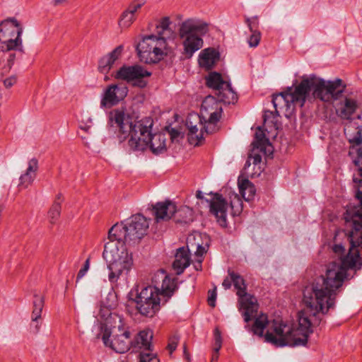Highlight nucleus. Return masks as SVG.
Here are the masks:
<instances>
[{
  "mask_svg": "<svg viewBox=\"0 0 362 362\" xmlns=\"http://www.w3.org/2000/svg\"><path fill=\"white\" fill-rule=\"evenodd\" d=\"M310 284V283L303 289V302L307 308L314 311L313 313L308 316L304 312H299L297 328H293L282 320H273L264 334L265 341L276 347L305 346L309 335L313 332V327L325 323L323 317L328 314L329 310L335 308V304L333 307L327 308L328 298L326 297L320 302L322 307V309H320L317 303L318 300H315L314 295L312 296L313 302L310 301L309 303L305 298V291Z\"/></svg>",
  "mask_w": 362,
  "mask_h": 362,
  "instance_id": "obj_1",
  "label": "nucleus"
},
{
  "mask_svg": "<svg viewBox=\"0 0 362 362\" xmlns=\"http://www.w3.org/2000/svg\"><path fill=\"white\" fill-rule=\"evenodd\" d=\"M153 285L137 286L129 293L127 307L129 312L135 308L136 313L146 317H153L171 297L176 288L174 279H171L163 270L158 271L152 278Z\"/></svg>",
  "mask_w": 362,
  "mask_h": 362,
  "instance_id": "obj_2",
  "label": "nucleus"
},
{
  "mask_svg": "<svg viewBox=\"0 0 362 362\" xmlns=\"http://www.w3.org/2000/svg\"><path fill=\"white\" fill-rule=\"evenodd\" d=\"M108 125L118 130V136L121 140L128 139L130 148L144 151L148 148L153 126L151 118L136 120L125 110L117 108L110 112Z\"/></svg>",
  "mask_w": 362,
  "mask_h": 362,
  "instance_id": "obj_3",
  "label": "nucleus"
},
{
  "mask_svg": "<svg viewBox=\"0 0 362 362\" xmlns=\"http://www.w3.org/2000/svg\"><path fill=\"white\" fill-rule=\"evenodd\" d=\"M108 240L105 245L103 256L107 264L109 281L115 283L130 272L134 263L133 257L125 243L114 238Z\"/></svg>",
  "mask_w": 362,
  "mask_h": 362,
  "instance_id": "obj_4",
  "label": "nucleus"
},
{
  "mask_svg": "<svg viewBox=\"0 0 362 362\" xmlns=\"http://www.w3.org/2000/svg\"><path fill=\"white\" fill-rule=\"evenodd\" d=\"M105 346L117 353L123 354L130 349V332L123 317L116 313H110L100 327L98 335Z\"/></svg>",
  "mask_w": 362,
  "mask_h": 362,
  "instance_id": "obj_5",
  "label": "nucleus"
},
{
  "mask_svg": "<svg viewBox=\"0 0 362 362\" xmlns=\"http://www.w3.org/2000/svg\"><path fill=\"white\" fill-rule=\"evenodd\" d=\"M210 24L200 18H189L181 22L178 35L182 46V55L190 59L204 45L203 36L209 33Z\"/></svg>",
  "mask_w": 362,
  "mask_h": 362,
  "instance_id": "obj_6",
  "label": "nucleus"
},
{
  "mask_svg": "<svg viewBox=\"0 0 362 362\" xmlns=\"http://www.w3.org/2000/svg\"><path fill=\"white\" fill-rule=\"evenodd\" d=\"M23 31V25L15 18H8L0 23V57L6 59L9 67L16 58L13 52L22 47Z\"/></svg>",
  "mask_w": 362,
  "mask_h": 362,
  "instance_id": "obj_7",
  "label": "nucleus"
},
{
  "mask_svg": "<svg viewBox=\"0 0 362 362\" xmlns=\"http://www.w3.org/2000/svg\"><path fill=\"white\" fill-rule=\"evenodd\" d=\"M141 61L146 64H156L173 54L167 37L155 35H143L136 45Z\"/></svg>",
  "mask_w": 362,
  "mask_h": 362,
  "instance_id": "obj_8",
  "label": "nucleus"
},
{
  "mask_svg": "<svg viewBox=\"0 0 362 362\" xmlns=\"http://www.w3.org/2000/svg\"><path fill=\"white\" fill-rule=\"evenodd\" d=\"M149 227L148 221L141 214L130 218L127 223L115 224L108 231V238H114L124 243L135 244L144 238Z\"/></svg>",
  "mask_w": 362,
  "mask_h": 362,
  "instance_id": "obj_9",
  "label": "nucleus"
},
{
  "mask_svg": "<svg viewBox=\"0 0 362 362\" xmlns=\"http://www.w3.org/2000/svg\"><path fill=\"white\" fill-rule=\"evenodd\" d=\"M268 131L264 127L258 126L255 128L253 140L250 146V159L253 160L255 168L258 167L259 172L256 171L250 175V177H258L263 170L261 166L262 158H273L274 146L267 136Z\"/></svg>",
  "mask_w": 362,
  "mask_h": 362,
  "instance_id": "obj_10",
  "label": "nucleus"
},
{
  "mask_svg": "<svg viewBox=\"0 0 362 362\" xmlns=\"http://www.w3.org/2000/svg\"><path fill=\"white\" fill-rule=\"evenodd\" d=\"M202 239L201 234H194L190 235L187 237V247L189 246L193 247L195 245L197 247V250L195 252V255L197 257V261L199 264V266L201 267V263L202 262V256L204 253H206V249L204 246L200 244L198 241L195 243L197 240ZM190 264V255L189 253V248L181 247L177 250V252L175 256V260L173 263V268L177 274H180L183 272L185 268H187Z\"/></svg>",
  "mask_w": 362,
  "mask_h": 362,
  "instance_id": "obj_11",
  "label": "nucleus"
},
{
  "mask_svg": "<svg viewBox=\"0 0 362 362\" xmlns=\"http://www.w3.org/2000/svg\"><path fill=\"white\" fill-rule=\"evenodd\" d=\"M221 112L222 106L217 99L210 95L205 98L201 106L199 117L204 122L207 133H214L218 131V122Z\"/></svg>",
  "mask_w": 362,
  "mask_h": 362,
  "instance_id": "obj_12",
  "label": "nucleus"
},
{
  "mask_svg": "<svg viewBox=\"0 0 362 362\" xmlns=\"http://www.w3.org/2000/svg\"><path fill=\"white\" fill-rule=\"evenodd\" d=\"M232 282L238 297V310L243 316L245 322L247 323L249 322V295L247 292V284L239 274L230 272L228 276L223 280L222 286L225 289H228L230 288Z\"/></svg>",
  "mask_w": 362,
  "mask_h": 362,
  "instance_id": "obj_13",
  "label": "nucleus"
},
{
  "mask_svg": "<svg viewBox=\"0 0 362 362\" xmlns=\"http://www.w3.org/2000/svg\"><path fill=\"white\" fill-rule=\"evenodd\" d=\"M206 84L216 91L218 98L225 103H235L237 95L232 89L226 76L217 72H211L206 78Z\"/></svg>",
  "mask_w": 362,
  "mask_h": 362,
  "instance_id": "obj_14",
  "label": "nucleus"
},
{
  "mask_svg": "<svg viewBox=\"0 0 362 362\" xmlns=\"http://www.w3.org/2000/svg\"><path fill=\"white\" fill-rule=\"evenodd\" d=\"M151 74L141 66H123L114 75L117 79H122L133 86L143 88L146 85L145 78Z\"/></svg>",
  "mask_w": 362,
  "mask_h": 362,
  "instance_id": "obj_15",
  "label": "nucleus"
},
{
  "mask_svg": "<svg viewBox=\"0 0 362 362\" xmlns=\"http://www.w3.org/2000/svg\"><path fill=\"white\" fill-rule=\"evenodd\" d=\"M259 304L256 297L250 295V321L254 320V322L250 327V332L260 337H264V331L266 327L269 328L271 321L268 320L267 314L261 313L257 314Z\"/></svg>",
  "mask_w": 362,
  "mask_h": 362,
  "instance_id": "obj_16",
  "label": "nucleus"
},
{
  "mask_svg": "<svg viewBox=\"0 0 362 362\" xmlns=\"http://www.w3.org/2000/svg\"><path fill=\"white\" fill-rule=\"evenodd\" d=\"M337 115L343 119H351L358 107L356 96L349 90L334 105Z\"/></svg>",
  "mask_w": 362,
  "mask_h": 362,
  "instance_id": "obj_17",
  "label": "nucleus"
},
{
  "mask_svg": "<svg viewBox=\"0 0 362 362\" xmlns=\"http://www.w3.org/2000/svg\"><path fill=\"white\" fill-rule=\"evenodd\" d=\"M189 142L194 146L199 145L205 134H208L204 128V122L197 115H190L186 122Z\"/></svg>",
  "mask_w": 362,
  "mask_h": 362,
  "instance_id": "obj_18",
  "label": "nucleus"
},
{
  "mask_svg": "<svg viewBox=\"0 0 362 362\" xmlns=\"http://www.w3.org/2000/svg\"><path fill=\"white\" fill-rule=\"evenodd\" d=\"M127 87L123 83L108 86L100 101V106L103 107L115 105L127 96Z\"/></svg>",
  "mask_w": 362,
  "mask_h": 362,
  "instance_id": "obj_19",
  "label": "nucleus"
},
{
  "mask_svg": "<svg viewBox=\"0 0 362 362\" xmlns=\"http://www.w3.org/2000/svg\"><path fill=\"white\" fill-rule=\"evenodd\" d=\"M211 198L206 201L209 202V211L215 216L218 224L225 227L226 226V216L228 207V202L219 194H211Z\"/></svg>",
  "mask_w": 362,
  "mask_h": 362,
  "instance_id": "obj_20",
  "label": "nucleus"
},
{
  "mask_svg": "<svg viewBox=\"0 0 362 362\" xmlns=\"http://www.w3.org/2000/svg\"><path fill=\"white\" fill-rule=\"evenodd\" d=\"M288 96L291 103L299 104L300 107L304 105L306 100H311L309 77H303L293 92L289 90Z\"/></svg>",
  "mask_w": 362,
  "mask_h": 362,
  "instance_id": "obj_21",
  "label": "nucleus"
},
{
  "mask_svg": "<svg viewBox=\"0 0 362 362\" xmlns=\"http://www.w3.org/2000/svg\"><path fill=\"white\" fill-rule=\"evenodd\" d=\"M311 99H319L324 102H330L327 89V83L322 78L310 75L309 77Z\"/></svg>",
  "mask_w": 362,
  "mask_h": 362,
  "instance_id": "obj_22",
  "label": "nucleus"
},
{
  "mask_svg": "<svg viewBox=\"0 0 362 362\" xmlns=\"http://www.w3.org/2000/svg\"><path fill=\"white\" fill-rule=\"evenodd\" d=\"M155 218L157 222L170 219L177 211L175 203L170 201L157 203L153 206Z\"/></svg>",
  "mask_w": 362,
  "mask_h": 362,
  "instance_id": "obj_23",
  "label": "nucleus"
},
{
  "mask_svg": "<svg viewBox=\"0 0 362 362\" xmlns=\"http://www.w3.org/2000/svg\"><path fill=\"white\" fill-rule=\"evenodd\" d=\"M326 82L327 83V91H328L330 101H338L349 90L346 83L340 78L334 81H326Z\"/></svg>",
  "mask_w": 362,
  "mask_h": 362,
  "instance_id": "obj_24",
  "label": "nucleus"
},
{
  "mask_svg": "<svg viewBox=\"0 0 362 362\" xmlns=\"http://www.w3.org/2000/svg\"><path fill=\"white\" fill-rule=\"evenodd\" d=\"M123 52V46L119 45L114 49L108 55L103 57L99 62V71L103 74H107L121 57Z\"/></svg>",
  "mask_w": 362,
  "mask_h": 362,
  "instance_id": "obj_25",
  "label": "nucleus"
},
{
  "mask_svg": "<svg viewBox=\"0 0 362 362\" xmlns=\"http://www.w3.org/2000/svg\"><path fill=\"white\" fill-rule=\"evenodd\" d=\"M38 165L36 159H31L28 163V168L24 173L20 177L18 187L21 189H26L32 185L36 177Z\"/></svg>",
  "mask_w": 362,
  "mask_h": 362,
  "instance_id": "obj_26",
  "label": "nucleus"
},
{
  "mask_svg": "<svg viewBox=\"0 0 362 362\" xmlns=\"http://www.w3.org/2000/svg\"><path fill=\"white\" fill-rule=\"evenodd\" d=\"M219 59L218 52L211 47L206 48L201 51L199 55V64L200 66L206 69H211Z\"/></svg>",
  "mask_w": 362,
  "mask_h": 362,
  "instance_id": "obj_27",
  "label": "nucleus"
},
{
  "mask_svg": "<svg viewBox=\"0 0 362 362\" xmlns=\"http://www.w3.org/2000/svg\"><path fill=\"white\" fill-rule=\"evenodd\" d=\"M167 147V135L163 133L151 134L149 138L150 148L154 154H160L165 151Z\"/></svg>",
  "mask_w": 362,
  "mask_h": 362,
  "instance_id": "obj_28",
  "label": "nucleus"
},
{
  "mask_svg": "<svg viewBox=\"0 0 362 362\" xmlns=\"http://www.w3.org/2000/svg\"><path fill=\"white\" fill-rule=\"evenodd\" d=\"M172 21L169 16H162L156 21L154 33L157 36H164L166 37L168 35H174L175 33L170 28Z\"/></svg>",
  "mask_w": 362,
  "mask_h": 362,
  "instance_id": "obj_29",
  "label": "nucleus"
},
{
  "mask_svg": "<svg viewBox=\"0 0 362 362\" xmlns=\"http://www.w3.org/2000/svg\"><path fill=\"white\" fill-rule=\"evenodd\" d=\"M344 233H345L344 230V228L343 229H338V230H337L335 231V234H334V238H333L334 244H333V246H332V251H333L334 253H335L336 255H337L338 256L340 257L341 260L342 259V258L346 256V255H344L345 247L343 245V243L339 241V239L341 238H344ZM332 264H335V263H332V264H329V266L327 268L326 271ZM336 265L338 266V267H340L341 265V263L340 264V265H338L337 264H336Z\"/></svg>",
  "mask_w": 362,
  "mask_h": 362,
  "instance_id": "obj_30",
  "label": "nucleus"
},
{
  "mask_svg": "<svg viewBox=\"0 0 362 362\" xmlns=\"http://www.w3.org/2000/svg\"><path fill=\"white\" fill-rule=\"evenodd\" d=\"M153 332L150 329L141 331L136 338V344L140 349H143L142 352H151V340Z\"/></svg>",
  "mask_w": 362,
  "mask_h": 362,
  "instance_id": "obj_31",
  "label": "nucleus"
},
{
  "mask_svg": "<svg viewBox=\"0 0 362 362\" xmlns=\"http://www.w3.org/2000/svg\"><path fill=\"white\" fill-rule=\"evenodd\" d=\"M137 17L127 8L122 12L117 20V24L121 31L127 30L136 21Z\"/></svg>",
  "mask_w": 362,
  "mask_h": 362,
  "instance_id": "obj_32",
  "label": "nucleus"
},
{
  "mask_svg": "<svg viewBox=\"0 0 362 362\" xmlns=\"http://www.w3.org/2000/svg\"><path fill=\"white\" fill-rule=\"evenodd\" d=\"M249 165V160L247 159L245 162L244 170L241 173L238 177V186L239 189L240 195L245 201L247 202L249 199L245 197V191L249 188V175L246 172L245 167Z\"/></svg>",
  "mask_w": 362,
  "mask_h": 362,
  "instance_id": "obj_33",
  "label": "nucleus"
},
{
  "mask_svg": "<svg viewBox=\"0 0 362 362\" xmlns=\"http://www.w3.org/2000/svg\"><path fill=\"white\" fill-rule=\"evenodd\" d=\"M291 88H288V90L283 91L279 93H275L272 95V103L274 109L278 110V108H282L285 106H288V103L291 101L289 98V90Z\"/></svg>",
  "mask_w": 362,
  "mask_h": 362,
  "instance_id": "obj_34",
  "label": "nucleus"
},
{
  "mask_svg": "<svg viewBox=\"0 0 362 362\" xmlns=\"http://www.w3.org/2000/svg\"><path fill=\"white\" fill-rule=\"evenodd\" d=\"M45 303V297L42 294H35L33 300V312L31 319L35 320L37 318H41V314Z\"/></svg>",
  "mask_w": 362,
  "mask_h": 362,
  "instance_id": "obj_35",
  "label": "nucleus"
},
{
  "mask_svg": "<svg viewBox=\"0 0 362 362\" xmlns=\"http://www.w3.org/2000/svg\"><path fill=\"white\" fill-rule=\"evenodd\" d=\"M60 202L54 201L47 213V218L49 222L54 225L56 224L61 214Z\"/></svg>",
  "mask_w": 362,
  "mask_h": 362,
  "instance_id": "obj_36",
  "label": "nucleus"
},
{
  "mask_svg": "<svg viewBox=\"0 0 362 362\" xmlns=\"http://www.w3.org/2000/svg\"><path fill=\"white\" fill-rule=\"evenodd\" d=\"M175 215L177 222L187 223L192 220V210L187 206H182L177 209Z\"/></svg>",
  "mask_w": 362,
  "mask_h": 362,
  "instance_id": "obj_37",
  "label": "nucleus"
},
{
  "mask_svg": "<svg viewBox=\"0 0 362 362\" xmlns=\"http://www.w3.org/2000/svg\"><path fill=\"white\" fill-rule=\"evenodd\" d=\"M279 116L280 115L278 110L275 109L274 111L265 110H264L262 116L264 124L270 122L273 124L274 127L276 129H278L279 126L277 122V117Z\"/></svg>",
  "mask_w": 362,
  "mask_h": 362,
  "instance_id": "obj_38",
  "label": "nucleus"
},
{
  "mask_svg": "<svg viewBox=\"0 0 362 362\" xmlns=\"http://www.w3.org/2000/svg\"><path fill=\"white\" fill-rule=\"evenodd\" d=\"M146 0H132L127 9L136 17L142 7L146 4Z\"/></svg>",
  "mask_w": 362,
  "mask_h": 362,
  "instance_id": "obj_39",
  "label": "nucleus"
},
{
  "mask_svg": "<svg viewBox=\"0 0 362 362\" xmlns=\"http://www.w3.org/2000/svg\"><path fill=\"white\" fill-rule=\"evenodd\" d=\"M139 362H160L156 354L151 352H141Z\"/></svg>",
  "mask_w": 362,
  "mask_h": 362,
  "instance_id": "obj_40",
  "label": "nucleus"
},
{
  "mask_svg": "<svg viewBox=\"0 0 362 362\" xmlns=\"http://www.w3.org/2000/svg\"><path fill=\"white\" fill-rule=\"evenodd\" d=\"M250 47H256L259 44L261 40V33L258 30H252L250 27Z\"/></svg>",
  "mask_w": 362,
  "mask_h": 362,
  "instance_id": "obj_41",
  "label": "nucleus"
},
{
  "mask_svg": "<svg viewBox=\"0 0 362 362\" xmlns=\"http://www.w3.org/2000/svg\"><path fill=\"white\" fill-rule=\"evenodd\" d=\"M214 345L213 348V351L218 352L221 348L222 346V339L221 336V332L218 328H216L214 330Z\"/></svg>",
  "mask_w": 362,
  "mask_h": 362,
  "instance_id": "obj_42",
  "label": "nucleus"
},
{
  "mask_svg": "<svg viewBox=\"0 0 362 362\" xmlns=\"http://www.w3.org/2000/svg\"><path fill=\"white\" fill-rule=\"evenodd\" d=\"M17 76L15 75L11 76L6 78L3 81L4 86L6 88H10L13 87L17 83Z\"/></svg>",
  "mask_w": 362,
  "mask_h": 362,
  "instance_id": "obj_43",
  "label": "nucleus"
},
{
  "mask_svg": "<svg viewBox=\"0 0 362 362\" xmlns=\"http://www.w3.org/2000/svg\"><path fill=\"white\" fill-rule=\"evenodd\" d=\"M31 320H32V323L30 325L31 332H33L34 334H37L40 331V326H41L40 318H37L35 320L31 319Z\"/></svg>",
  "mask_w": 362,
  "mask_h": 362,
  "instance_id": "obj_44",
  "label": "nucleus"
},
{
  "mask_svg": "<svg viewBox=\"0 0 362 362\" xmlns=\"http://www.w3.org/2000/svg\"><path fill=\"white\" fill-rule=\"evenodd\" d=\"M90 267V260L89 259H87L83 267L79 270L78 274H77V279L82 278L86 273L88 272Z\"/></svg>",
  "mask_w": 362,
  "mask_h": 362,
  "instance_id": "obj_45",
  "label": "nucleus"
},
{
  "mask_svg": "<svg viewBox=\"0 0 362 362\" xmlns=\"http://www.w3.org/2000/svg\"><path fill=\"white\" fill-rule=\"evenodd\" d=\"M216 298V290H212L209 291V296H208V304L212 307H215V300Z\"/></svg>",
  "mask_w": 362,
  "mask_h": 362,
  "instance_id": "obj_46",
  "label": "nucleus"
},
{
  "mask_svg": "<svg viewBox=\"0 0 362 362\" xmlns=\"http://www.w3.org/2000/svg\"><path fill=\"white\" fill-rule=\"evenodd\" d=\"M177 345V339L176 337L171 338L168 345V349L170 354H172L175 350Z\"/></svg>",
  "mask_w": 362,
  "mask_h": 362,
  "instance_id": "obj_47",
  "label": "nucleus"
},
{
  "mask_svg": "<svg viewBox=\"0 0 362 362\" xmlns=\"http://www.w3.org/2000/svg\"><path fill=\"white\" fill-rule=\"evenodd\" d=\"M219 354L218 352L213 351L211 362H218Z\"/></svg>",
  "mask_w": 362,
  "mask_h": 362,
  "instance_id": "obj_48",
  "label": "nucleus"
},
{
  "mask_svg": "<svg viewBox=\"0 0 362 362\" xmlns=\"http://www.w3.org/2000/svg\"><path fill=\"white\" fill-rule=\"evenodd\" d=\"M66 0H53V4L54 6H60L65 4Z\"/></svg>",
  "mask_w": 362,
  "mask_h": 362,
  "instance_id": "obj_49",
  "label": "nucleus"
},
{
  "mask_svg": "<svg viewBox=\"0 0 362 362\" xmlns=\"http://www.w3.org/2000/svg\"><path fill=\"white\" fill-rule=\"evenodd\" d=\"M256 193L255 186L250 182V197L254 196Z\"/></svg>",
  "mask_w": 362,
  "mask_h": 362,
  "instance_id": "obj_50",
  "label": "nucleus"
},
{
  "mask_svg": "<svg viewBox=\"0 0 362 362\" xmlns=\"http://www.w3.org/2000/svg\"><path fill=\"white\" fill-rule=\"evenodd\" d=\"M170 135H171V138L173 139H174L179 136V132L173 129L170 133Z\"/></svg>",
  "mask_w": 362,
  "mask_h": 362,
  "instance_id": "obj_51",
  "label": "nucleus"
},
{
  "mask_svg": "<svg viewBox=\"0 0 362 362\" xmlns=\"http://www.w3.org/2000/svg\"><path fill=\"white\" fill-rule=\"evenodd\" d=\"M235 198L237 199V202H238V204L239 207L240 209H242L243 208V202L241 201V199H240L238 195H235Z\"/></svg>",
  "mask_w": 362,
  "mask_h": 362,
  "instance_id": "obj_52",
  "label": "nucleus"
},
{
  "mask_svg": "<svg viewBox=\"0 0 362 362\" xmlns=\"http://www.w3.org/2000/svg\"><path fill=\"white\" fill-rule=\"evenodd\" d=\"M196 197L199 199H202L204 198L202 192L199 190L197 192Z\"/></svg>",
  "mask_w": 362,
  "mask_h": 362,
  "instance_id": "obj_53",
  "label": "nucleus"
},
{
  "mask_svg": "<svg viewBox=\"0 0 362 362\" xmlns=\"http://www.w3.org/2000/svg\"><path fill=\"white\" fill-rule=\"evenodd\" d=\"M54 201H57V202H60V204L62 203V195L61 194H58L57 197H56V199Z\"/></svg>",
  "mask_w": 362,
  "mask_h": 362,
  "instance_id": "obj_54",
  "label": "nucleus"
},
{
  "mask_svg": "<svg viewBox=\"0 0 362 362\" xmlns=\"http://www.w3.org/2000/svg\"><path fill=\"white\" fill-rule=\"evenodd\" d=\"M184 354H185V356L186 358H187V360H189L188 354H187V351H186V349H185V351H184Z\"/></svg>",
  "mask_w": 362,
  "mask_h": 362,
  "instance_id": "obj_55",
  "label": "nucleus"
},
{
  "mask_svg": "<svg viewBox=\"0 0 362 362\" xmlns=\"http://www.w3.org/2000/svg\"><path fill=\"white\" fill-rule=\"evenodd\" d=\"M235 206V202H231V207L233 208Z\"/></svg>",
  "mask_w": 362,
  "mask_h": 362,
  "instance_id": "obj_56",
  "label": "nucleus"
},
{
  "mask_svg": "<svg viewBox=\"0 0 362 362\" xmlns=\"http://www.w3.org/2000/svg\"><path fill=\"white\" fill-rule=\"evenodd\" d=\"M108 79L107 76L105 78V80L107 81Z\"/></svg>",
  "mask_w": 362,
  "mask_h": 362,
  "instance_id": "obj_57",
  "label": "nucleus"
}]
</instances>
